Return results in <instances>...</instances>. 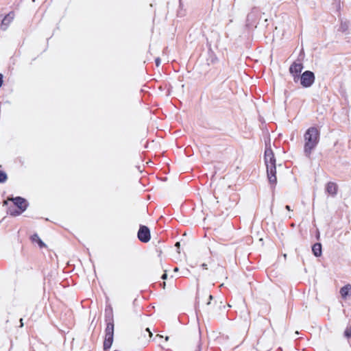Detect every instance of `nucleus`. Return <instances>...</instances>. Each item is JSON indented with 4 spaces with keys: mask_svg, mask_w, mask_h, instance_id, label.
I'll return each mask as SVG.
<instances>
[{
    "mask_svg": "<svg viewBox=\"0 0 351 351\" xmlns=\"http://www.w3.org/2000/svg\"><path fill=\"white\" fill-rule=\"evenodd\" d=\"M265 162L267 167L268 180L271 185V187H274L277 182L276 176V159L274 152L270 147H266L265 151Z\"/></svg>",
    "mask_w": 351,
    "mask_h": 351,
    "instance_id": "f257e3e1",
    "label": "nucleus"
},
{
    "mask_svg": "<svg viewBox=\"0 0 351 351\" xmlns=\"http://www.w3.org/2000/svg\"><path fill=\"white\" fill-rule=\"evenodd\" d=\"M304 138V152L305 156L309 158L319 142V132L315 128H310L305 132Z\"/></svg>",
    "mask_w": 351,
    "mask_h": 351,
    "instance_id": "f03ea898",
    "label": "nucleus"
},
{
    "mask_svg": "<svg viewBox=\"0 0 351 351\" xmlns=\"http://www.w3.org/2000/svg\"><path fill=\"white\" fill-rule=\"evenodd\" d=\"M8 201H12L14 204L20 209V211L12 212L10 208V213L12 215H19L27 208V204L24 198L21 197L8 198L7 200L3 202V205H7Z\"/></svg>",
    "mask_w": 351,
    "mask_h": 351,
    "instance_id": "7ed1b4c3",
    "label": "nucleus"
},
{
    "mask_svg": "<svg viewBox=\"0 0 351 351\" xmlns=\"http://www.w3.org/2000/svg\"><path fill=\"white\" fill-rule=\"evenodd\" d=\"M315 81L314 73L311 71H306L300 76V83L304 87H310Z\"/></svg>",
    "mask_w": 351,
    "mask_h": 351,
    "instance_id": "20e7f679",
    "label": "nucleus"
},
{
    "mask_svg": "<svg viewBox=\"0 0 351 351\" xmlns=\"http://www.w3.org/2000/svg\"><path fill=\"white\" fill-rule=\"evenodd\" d=\"M302 69L303 64L301 62H295L291 65L289 71L293 76L294 82H297L299 80V74L301 73Z\"/></svg>",
    "mask_w": 351,
    "mask_h": 351,
    "instance_id": "39448f33",
    "label": "nucleus"
},
{
    "mask_svg": "<svg viewBox=\"0 0 351 351\" xmlns=\"http://www.w3.org/2000/svg\"><path fill=\"white\" fill-rule=\"evenodd\" d=\"M138 239L143 242L147 243L150 240V232L149 228L145 226H141L138 232Z\"/></svg>",
    "mask_w": 351,
    "mask_h": 351,
    "instance_id": "423d86ee",
    "label": "nucleus"
},
{
    "mask_svg": "<svg viewBox=\"0 0 351 351\" xmlns=\"http://www.w3.org/2000/svg\"><path fill=\"white\" fill-rule=\"evenodd\" d=\"M14 17V14L13 12H10L9 14H8L2 20L1 25V29H3V30H5L7 29V27L8 26V25L13 20Z\"/></svg>",
    "mask_w": 351,
    "mask_h": 351,
    "instance_id": "0eeeda50",
    "label": "nucleus"
},
{
    "mask_svg": "<svg viewBox=\"0 0 351 351\" xmlns=\"http://www.w3.org/2000/svg\"><path fill=\"white\" fill-rule=\"evenodd\" d=\"M114 337V324L112 322H110L107 324V326L106 328V335L105 338L106 339H112Z\"/></svg>",
    "mask_w": 351,
    "mask_h": 351,
    "instance_id": "6e6552de",
    "label": "nucleus"
},
{
    "mask_svg": "<svg viewBox=\"0 0 351 351\" xmlns=\"http://www.w3.org/2000/svg\"><path fill=\"white\" fill-rule=\"evenodd\" d=\"M340 294L342 298L346 299L347 296L351 295V285L348 284L340 289Z\"/></svg>",
    "mask_w": 351,
    "mask_h": 351,
    "instance_id": "1a4fd4ad",
    "label": "nucleus"
},
{
    "mask_svg": "<svg viewBox=\"0 0 351 351\" xmlns=\"http://www.w3.org/2000/svg\"><path fill=\"white\" fill-rule=\"evenodd\" d=\"M326 191L330 195H336L337 191V185L334 182H328L326 185Z\"/></svg>",
    "mask_w": 351,
    "mask_h": 351,
    "instance_id": "9d476101",
    "label": "nucleus"
},
{
    "mask_svg": "<svg viewBox=\"0 0 351 351\" xmlns=\"http://www.w3.org/2000/svg\"><path fill=\"white\" fill-rule=\"evenodd\" d=\"M312 252L316 257L320 256L322 253L321 243H315L312 247Z\"/></svg>",
    "mask_w": 351,
    "mask_h": 351,
    "instance_id": "9b49d317",
    "label": "nucleus"
},
{
    "mask_svg": "<svg viewBox=\"0 0 351 351\" xmlns=\"http://www.w3.org/2000/svg\"><path fill=\"white\" fill-rule=\"evenodd\" d=\"M32 240L34 242L38 243V244L39 245V246L40 247L45 246V243L41 241V239L39 238V237L37 234L32 235Z\"/></svg>",
    "mask_w": 351,
    "mask_h": 351,
    "instance_id": "f8f14e48",
    "label": "nucleus"
},
{
    "mask_svg": "<svg viewBox=\"0 0 351 351\" xmlns=\"http://www.w3.org/2000/svg\"><path fill=\"white\" fill-rule=\"evenodd\" d=\"M112 342H113V339H104V350H107L108 349L110 348L112 344Z\"/></svg>",
    "mask_w": 351,
    "mask_h": 351,
    "instance_id": "ddd939ff",
    "label": "nucleus"
},
{
    "mask_svg": "<svg viewBox=\"0 0 351 351\" xmlns=\"http://www.w3.org/2000/svg\"><path fill=\"white\" fill-rule=\"evenodd\" d=\"M7 178V174L4 171H0V183L5 182Z\"/></svg>",
    "mask_w": 351,
    "mask_h": 351,
    "instance_id": "4468645a",
    "label": "nucleus"
},
{
    "mask_svg": "<svg viewBox=\"0 0 351 351\" xmlns=\"http://www.w3.org/2000/svg\"><path fill=\"white\" fill-rule=\"evenodd\" d=\"M147 333L148 335V337L150 339L152 337V333L148 328L144 330L143 334L142 335V337H143L144 338H146Z\"/></svg>",
    "mask_w": 351,
    "mask_h": 351,
    "instance_id": "2eb2a0df",
    "label": "nucleus"
},
{
    "mask_svg": "<svg viewBox=\"0 0 351 351\" xmlns=\"http://www.w3.org/2000/svg\"><path fill=\"white\" fill-rule=\"evenodd\" d=\"M345 335L347 337H351V327L346 328V330H345Z\"/></svg>",
    "mask_w": 351,
    "mask_h": 351,
    "instance_id": "dca6fc26",
    "label": "nucleus"
},
{
    "mask_svg": "<svg viewBox=\"0 0 351 351\" xmlns=\"http://www.w3.org/2000/svg\"><path fill=\"white\" fill-rule=\"evenodd\" d=\"M156 64L157 66H158L160 64V59L159 58H157L155 60Z\"/></svg>",
    "mask_w": 351,
    "mask_h": 351,
    "instance_id": "f3484780",
    "label": "nucleus"
},
{
    "mask_svg": "<svg viewBox=\"0 0 351 351\" xmlns=\"http://www.w3.org/2000/svg\"><path fill=\"white\" fill-rule=\"evenodd\" d=\"M3 84V75L0 73V87L2 86Z\"/></svg>",
    "mask_w": 351,
    "mask_h": 351,
    "instance_id": "a211bd4d",
    "label": "nucleus"
},
{
    "mask_svg": "<svg viewBox=\"0 0 351 351\" xmlns=\"http://www.w3.org/2000/svg\"><path fill=\"white\" fill-rule=\"evenodd\" d=\"M167 274H164L162 276V279H164V280H165V279H166V278H167Z\"/></svg>",
    "mask_w": 351,
    "mask_h": 351,
    "instance_id": "6ab92c4d",
    "label": "nucleus"
},
{
    "mask_svg": "<svg viewBox=\"0 0 351 351\" xmlns=\"http://www.w3.org/2000/svg\"><path fill=\"white\" fill-rule=\"evenodd\" d=\"M195 351H201V347H200V346H199V345H198V346H197V348H196Z\"/></svg>",
    "mask_w": 351,
    "mask_h": 351,
    "instance_id": "aec40b11",
    "label": "nucleus"
},
{
    "mask_svg": "<svg viewBox=\"0 0 351 351\" xmlns=\"http://www.w3.org/2000/svg\"><path fill=\"white\" fill-rule=\"evenodd\" d=\"M285 208H286L287 210H291L290 206H288V205H287V206H285Z\"/></svg>",
    "mask_w": 351,
    "mask_h": 351,
    "instance_id": "412c9836",
    "label": "nucleus"
},
{
    "mask_svg": "<svg viewBox=\"0 0 351 351\" xmlns=\"http://www.w3.org/2000/svg\"><path fill=\"white\" fill-rule=\"evenodd\" d=\"M20 323H21L20 326H21V327H23V319H20Z\"/></svg>",
    "mask_w": 351,
    "mask_h": 351,
    "instance_id": "4be33fe9",
    "label": "nucleus"
},
{
    "mask_svg": "<svg viewBox=\"0 0 351 351\" xmlns=\"http://www.w3.org/2000/svg\"><path fill=\"white\" fill-rule=\"evenodd\" d=\"M317 239H319V232L317 231Z\"/></svg>",
    "mask_w": 351,
    "mask_h": 351,
    "instance_id": "5701e85b",
    "label": "nucleus"
},
{
    "mask_svg": "<svg viewBox=\"0 0 351 351\" xmlns=\"http://www.w3.org/2000/svg\"><path fill=\"white\" fill-rule=\"evenodd\" d=\"M176 246L179 247V246H180V243H179V242H177V243H176Z\"/></svg>",
    "mask_w": 351,
    "mask_h": 351,
    "instance_id": "b1692460",
    "label": "nucleus"
},
{
    "mask_svg": "<svg viewBox=\"0 0 351 351\" xmlns=\"http://www.w3.org/2000/svg\"><path fill=\"white\" fill-rule=\"evenodd\" d=\"M202 267H204V268H206V264H203V265H202Z\"/></svg>",
    "mask_w": 351,
    "mask_h": 351,
    "instance_id": "393cba45",
    "label": "nucleus"
},
{
    "mask_svg": "<svg viewBox=\"0 0 351 351\" xmlns=\"http://www.w3.org/2000/svg\"><path fill=\"white\" fill-rule=\"evenodd\" d=\"M165 340H166V341H168V340H169V337H168V336H167V337H165Z\"/></svg>",
    "mask_w": 351,
    "mask_h": 351,
    "instance_id": "a878e982",
    "label": "nucleus"
},
{
    "mask_svg": "<svg viewBox=\"0 0 351 351\" xmlns=\"http://www.w3.org/2000/svg\"><path fill=\"white\" fill-rule=\"evenodd\" d=\"M209 298H210V300L213 299V296L211 295L209 296Z\"/></svg>",
    "mask_w": 351,
    "mask_h": 351,
    "instance_id": "bb28decb",
    "label": "nucleus"
}]
</instances>
